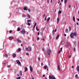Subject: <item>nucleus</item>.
I'll return each instance as SVG.
<instances>
[{"mask_svg":"<svg viewBox=\"0 0 79 79\" xmlns=\"http://www.w3.org/2000/svg\"><path fill=\"white\" fill-rule=\"evenodd\" d=\"M31 49H32V48L31 47H29L27 48H26V50L27 51H31Z\"/></svg>","mask_w":79,"mask_h":79,"instance_id":"4","label":"nucleus"},{"mask_svg":"<svg viewBox=\"0 0 79 79\" xmlns=\"http://www.w3.org/2000/svg\"><path fill=\"white\" fill-rule=\"evenodd\" d=\"M47 70L48 71V68H47Z\"/></svg>","mask_w":79,"mask_h":79,"instance_id":"59","label":"nucleus"},{"mask_svg":"<svg viewBox=\"0 0 79 79\" xmlns=\"http://www.w3.org/2000/svg\"><path fill=\"white\" fill-rule=\"evenodd\" d=\"M24 10H25L26 11H27L28 10V8H27V7L26 6H25L24 8H23Z\"/></svg>","mask_w":79,"mask_h":79,"instance_id":"6","label":"nucleus"},{"mask_svg":"<svg viewBox=\"0 0 79 79\" xmlns=\"http://www.w3.org/2000/svg\"><path fill=\"white\" fill-rule=\"evenodd\" d=\"M22 17H26V15H23Z\"/></svg>","mask_w":79,"mask_h":79,"instance_id":"42","label":"nucleus"},{"mask_svg":"<svg viewBox=\"0 0 79 79\" xmlns=\"http://www.w3.org/2000/svg\"><path fill=\"white\" fill-rule=\"evenodd\" d=\"M27 24L28 26H30V25H31V23H29V22H27Z\"/></svg>","mask_w":79,"mask_h":79,"instance_id":"36","label":"nucleus"},{"mask_svg":"<svg viewBox=\"0 0 79 79\" xmlns=\"http://www.w3.org/2000/svg\"><path fill=\"white\" fill-rule=\"evenodd\" d=\"M27 16H28V18H31V16L29 15H27Z\"/></svg>","mask_w":79,"mask_h":79,"instance_id":"31","label":"nucleus"},{"mask_svg":"<svg viewBox=\"0 0 79 79\" xmlns=\"http://www.w3.org/2000/svg\"><path fill=\"white\" fill-rule=\"evenodd\" d=\"M16 61L17 64H18L19 65H20V66H21V62L19 61L18 60H16Z\"/></svg>","mask_w":79,"mask_h":79,"instance_id":"5","label":"nucleus"},{"mask_svg":"<svg viewBox=\"0 0 79 79\" xmlns=\"http://www.w3.org/2000/svg\"><path fill=\"white\" fill-rule=\"evenodd\" d=\"M26 55H28V53H26Z\"/></svg>","mask_w":79,"mask_h":79,"instance_id":"58","label":"nucleus"},{"mask_svg":"<svg viewBox=\"0 0 79 79\" xmlns=\"http://www.w3.org/2000/svg\"><path fill=\"white\" fill-rule=\"evenodd\" d=\"M50 17H48L47 19V21H48H48H49V20H50Z\"/></svg>","mask_w":79,"mask_h":79,"instance_id":"24","label":"nucleus"},{"mask_svg":"<svg viewBox=\"0 0 79 79\" xmlns=\"http://www.w3.org/2000/svg\"><path fill=\"white\" fill-rule=\"evenodd\" d=\"M64 36L66 37V34H64Z\"/></svg>","mask_w":79,"mask_h":79,"instance_id":"61","label":"nucleus"},{"mask_svg":"<svg viewBox=\"0 0 79 79\" xmlns=\"http://www.w3.org/2000/svg\"><path fill=\"white\" fill-rule=\"evenodd\" d=\"M69 31H71V27L69 26Z\"/></svg>","mask_w":79,"mask_h":79,"instance_id":"38","label":"nucleus"},{"mask_svg":"<svg viewBox=\"0 0 79 79\" xmlns=\"http://www.w3.org/2000/svg\"><path fill=\"white\" fill-rule=\"evenodd\" d=\"M40 60V57H39L38 58V60Z\"/></svg>","mask_w":79,"mask_h":79,"instance_id":"55","label":"nucleus"},{"mask_svg":"<svg viewBox=\"0 0 79 79\" xmlns=\"http://www.w3.org/2000/svg\"><path fill=\"white\" fill-rule=\"evenodd\" d=\"M57 24H58V23H59V21H60V19L58 17L57 18Z\"/></svg>","mask_w":79,"mask_h":79,"instance_id":"10","label":"nucleus"},{"mask_svg":"<svg viewBox=\"0 0 79 79\" xmlns=\"http://www.w3.org/2000/svg\"><path fill=\"white\" fill-rule=\"evenodd\" d=\"M71 7V5H70L69 6V8H70Z\"/></svg>","mask_w":79,"mask_h":79,"instance_id":"50","label":"nucleus"},{"mask_svg":"<svg viewBox=\"0 0 79 79\" xmlns=\"http://www.w3.org/2000/svg\"><path fill=\"white\" fill-rule=\"evenodd\" d=\"M61 10L59 11L58 12V15L59 14H61Z\"/></svg>","mask_w":79,"mask_h":79,"instance_id":"26","label":"nucleus"},{"mask_svg":"<svg viewBox=\"0 0 79 79\" xmlns=\"http://www.w3.org/2000/svg\"><path fill=\"white\" fill-rule=\"evenodd\" d=\"M47 2L48 3H49V0H47Z\"/></svg>","mask_w":79,"mask_h":79,"instance_id":"62","label":"nucleus"},{"mask_svg":"<svg viewBox=\"0 0 79 79\" xmlns=\"http://www.w3.org/2000/svg\"><path fill=\"white\" fill-rule=\"evenodd\" d=\"M46 52L48 55H50L51 53V50L50 49H47L46 50Z\"/></svg>","mask_w":79,"mask_h":79,"instance_id":"3","label":"nucleus"},{"mask_svg":"<svg viewBox=\"0 0 79 79\" xmlns=\"http://www.w3.org/2000/svg\"><path fill=\"white\" fill-rule=\"evenodd\" d=\"M73 50L74 52H76V48H75V47L73 48Z\"/></svg>","mask_w":79,"mask_h":79,"instance_id":"30","label":"nucleus"},{"mask_svg":"<svg viewBox=\"0 0 79 79\" xmlns=\"http://www.w3.org/2000/svg\"><path fill=\"white\" fill-rule=\"evenodd\" d=\"M28 11L30 13L31 12V10H30V9H28Z\"/></svg>","mask_w":79,"mask_h":79,"instance_id":"46","label":"nucleus"},{"mask_svg":"<svg viewBox=\"0 0 79 79\" xmlns=\"http://www.w3.org/2000/svg\"><path fill=\"white\" fill-rule=\"evenodd\" d=\"M65 47V48H68V45H67V44H66Z\"/></svg>","mask_w":79,"mask_h":79,"instance_id":"32","label":"nucleus"},{"mask_svg":"<svg viewBox=\"0 0 79 79\" xmlns=\"http://www.w3.org/2000/svg\"><path fill=\"white\" fill-rule=\"evenodd\" d=\"M21 48H19V49H18L17 50V52H21Z\"/></svg>","mask_w":79,"mask_h":79,"instance_id":"12","label":"nucleus"},{"mask_svg":"<svg viewBox=\"0 0 79 79\" xmlns=\"http://www.w3.org/2000/svg\"><path fill=\"white\" fill-rule=\"evenodd\" d=\"M60 37V35H57V36L56 37V39H58V38Z\"/></svg>","mask_w":79,"mask_h":79,"instance_id":"25","label":"nucleus"},{"mask_svg":"<svg viewBox=\"0 0 79 79\" xmlns=\"http://www.w3.org/2000/svg\"><path fill=\"white\" fill-rule=\"evenodd\" d=\"M13 37H10L9 38V40H13Z\"/></svg>","mask_w":79,"mask_h":79,"instance_id":"14","label":"nucleus"},{"mask_svg":"<svg viewBox=\"0 0 79 79\" xmlns=\"http://www.w3.org/2000/svg\"><path fill=\"white\" fill-rule=\"evenodd\" d=\"M24 69H25L24 72H26L27 71V67H25Z\"/></svg>","mask_w":79,"mask_h":79,"instance_id":"8","label":"nucleus"},{"mask_svg":"<svg viewBox=\"0 0 79 79\" xmlns=\"http://www.w3.org/2000/svg\"><path fill=\"white\" fill-rule=\"evenodd\" d=\"M37 40H39V37H38L37 38Z\"/></svg>","mask_w":79,"mask_h":79,"instance_id":"45","label":"nucleus"},{"mask_svg":"<svg viewBox=\"0 0 79 79\" xmlns=\"http://www.w3.org/2000/svg\"><path fill=\"white\" fill-rule=\"evenodd\" d=\"M21 33L23 35H24L26 33V30L24 29V28H23L22 30L21 31Z\"/></svg>","mask_w":79,"mask_h":79,"instance_id":"2","label":"nucleus"},{"mask_svg":"<svg viewBox=\"0 0 79 79\" xmlns=\"http://www.w3.org/2000/svg\"><path fill=\"white\" fill-rule=\"evenodd\" d=\"M43 66V63H41V66Z\"/></svg>","mask_w":79,"mask_h":79,"instance_id":"57","label":"nucleus"},{"mask_svg":"<svg viewBox=\"0 0 79 79\" xmlns=\"http://www.w3.org/2000/svg\"><path fill=\"white\" fill-rule=\"evenodd\" d=\"M73 20L74 22H76V20H75V17L73 16Z\"/></svg>","mask_w":79,"mask_h":79,"instance_id":"18","label":"nucleus"},{"mask_svg":"<svg viewBox=\"0 0 79 79\" xmlns=\"http://www.w3.org/2000/svg\"><path fill=\"white\" fill-rule=\"evenodd\" d=\"M36 31H39V29H38V26H36Z\"/></svg>","mask_w":79,"mask_h":79,"instance_id":"20","label":"nucleus"},{"mask_svg":"<svg viewBox=\"0 0 79 79\" xmlns=\"http://www.w3.org/2000/svg\"><path fill=\"white\" fill-rule=\"evenodd\" d=\"M27 22H31V20H28L27 21Z\"/></svg>","mask_w":79,"mask_h":79,"instance_id":"35","label":"nucleus"},{"mask_svg":"<svg viewBox=\"0 0 79 79\" xmlns=\"http://www.w3.org/2000/svg\"><path fill=\"white\" fill-rule=\"evenodd\" d=\"M77 70L78 71H79V66H77Z\"/></svg>","mask_w":79,"mask_h":79,"instance_id":"23","label":"nucleus"},{"mask_svg":"<svg viewBox=\"0 0 79 79\" xmlns=\"http://www.w3.org/2000/svg\"><path fill=\"white\" fill-rule=\"evenodd\" d=\"M36 24H37V23H35L34 27H33V29H34V28H35V26H36Z\"/></svg>","mask_w":79,"mask_h":79,"instance_id":"19","label":"nucleus"},{"mask_svg":"<svg viewBox=\"0 0 79 79\" xmlns=\"http://www.w3.org/2000/svg\"><path fill=\"white\" fill-rule=\"evenodd\" d=\"M65 32L66 33H68V29H66L65 30Z\"/></svg>","mask_w":79,"mask_h":79,"instance_id":"27","label":"nucleus"},{"mask_svg":"<svg viewBox=\"0 0 79 79\" xmlns=\"http://www.w3.org/2000/svg\"><path fill=\"white\" fill-rule=\"evenodd\" d=\"M46 19H47V17H46L45 18V19H44V20L45 21H46Z\"/></svg>","mask_w":79,"mask_h":79,"instance_id":"44","label":"nucleus"},{"mask_svg":"<svg viewBox=\"0 0 79 79\" xmlns=\"http://www.w3.org/2000/svg\"><path fill=\"white\" fill-rule=\"evenodd\" d=\"M11 66H10V65H8V68H10V67Z\"/></svg>","mask_w":79,"mask_h":79,"instance_id":"51","label":"nucleus"},{"mask_svg":"<svg viewBox=\"0 0 79 79\" xmlns=\"http://www.w3.org/2000/svg\"><path fill=\"white\" fill-rule=\"evenodd\" d=\"M12 32V30H10L9 31V33H11Z\"/></svg>","mask_w":79,"mask_h":79,"instance_id":"41","label":"nucleus"},{"mask_svg":"<svg viewBox=\"0 0 79 79\" xmlns=\"http://www.w3.org/2000/svg\"><path fill=\"white\" fill-rule=\"evenodd\" d=\"M52 35H54V34H55V30H53L52 31Z\"/></svg>","mask_w":79,"mask_h":79,"instance_id":"21","label":"nucleus"},{"mask_svg":"<svg viewBox=\"0 0 79 79\" xmlns=\"http://www.w3.org/2000/svg\"><path fill=\"white\" fill-rule=\"evenodd\" d=\"M62 49H63V48H60V51H61V50H62Z\"/></svg>","mask_w":79,"mask_h":79,"instance_id":"47","label":"nucleus"},{"mask_svg":"<svg viewBox=\"0 0 79 79\" xmlns=\"http://www.w3.org/2000/svg\"><path fill=\"white\" fill-rule=\"evenodd\" d=\"M5 57H8V55H7V54H5Z\"/></svg>","mask_w":79,"mask_h":79,"instance_id":"40","label":"nucleus"},{"mask_svg":"<svg viewBox=\"0 0 79 79\" xmlns=\"http://www.w3.org/2000/svg\"><path fill=\"white\" fill-rule=\"evenodd\" d=\"M71 55H70V56H69V58H71Z\"/></svg>","mask_w":79,"mask_h":79,"instance_id":"56","label":"nucleus"},{"mask_svg":"<svg viewBox=\"0 0 79 79\" xmlns=\"http://www.w3.org/2000/svg\"><path fill=\"white\" fill-rule=\"evenodd\" d=\"M43 77H45V75H43Z\"/></svg>","mask_w":79,"mask_h":79,"instance_id":"64","label":"nucleus"},{"mask_svg":"<svg viewBox=\"0 0 79 79\" xmlns=\"http://www.w3.org/2000/svg\"><path fill=\"white\" fill-rule=\"evenodd\" d=\"M21 79L20 77H18L17 78V79Z\"/></svg>","mask_w":79,"mask_h":79,"instance_id":"39","label":"nucleus"},{"mask_svg":"<svg viewBox=\"0 0 79 79\" xmlns=\"http://www.w3.org/2000/svg\"><path fill=\"white\" fill-rule=\"evenodd\" d=\"M51 79H56V78L53 75H51Z\"/></svg>","mask_w":79,"mask_h":79,"instance_id":"7","label":"nucleus"},{"mask_svg":"<svg viewBox=\"0 0 79 79\" xmlns=\"http://www.w3.org/2000/svg\"><path fill=\"white\" fill-rule=\"evenodd\" d=\"M65 43V42L64 41H63L61 43V44L62 45H64Z\"/></svg>","mask_w":79,"mask_h":79,"instance_id":"17","label":"nucleus"},{"mask_svg":"<svg viewBox=\"0 0 79 79\" xmlns=\"http://www.w3.org/2000/svg\"><path fill=\"white\" fill-rule=\"evenodd\" d=\"M60 3V1H59L58 2V4H59V3Z\"/></svg>","mask_w":79,"mask_h":79,"instance_id":"53","label":"nucleus"},{"mask_svg":"<svg viewBox=\"0 0 79 79\" xmlns=\"http://www.w3.org/2000/svg\"><path fill=\"white\" fill-rule=\"evenodd\" d=\"M30 69L31 71V72H32L33 71L32 70V68L31 66H30Z\"/></svg>","mask_w":79,"mask_h":79,"instance_id":"9","label":"nucleus"},{"mask_svg":"<svg viewBox=\"0 0 79 79\" xmlns=\"http://www.w3.org/2000/svg\"><path fill=\"white\" fill-rule=\"evenodd\" d=\"M44 17H45V14H44L43 15Z\"/></svg>","mask_w":79,"mask_h":79,"instance_id":"60","label":"nucleus"},{"mask_svg":"<svg viewBox=\"0 0 79 79\" xmlns=\"http://www.w3.org/2000/svg\"><path fill=\"white\" fill-rule=\"evenodd\" d=\"M17 41H18V42H19V43H21V40H19V39H17Z\"/></svg>","mask_w":79,"mask_h":79,"instance_id":"13","label":"nucleus"},{"mask_svg":"<svg viewBox=\"0 0 79 79\" xmlns=\"http://www.w3.org/2000/svg\"><path fill=\"white\" fill-rule=\"evenodd\" d=\"M40 34V33H39V32H38L37 35H39Z\"/></svg>","mask_w":79,"mask_h":79,"instance_id":"48","label":"nucleus"},{"mask_svg":"<svg viewBox=\"0 0 79 79\" xmlns=\"http://www.w3.org/2000/svg\"><path fill=\"white\" fill-rule=\"evenodd\" d=\"M40 34H41V35H43V33H42V32H41L40 33Z\"/></svg>","mask_w":79,"mask_h":79,"instance_id":"49","label":"nucleus"},{"mask_svg":"<svg viewBox=\"0 0 79 79\" xmlns=\"http://www.w3.org/2000/svg\"><path fill=\"white\" fill-rule=\"evenodd\" d=\"M74 36H77V34L76 32H75L74 33L72 32L71 33L70 37L71 38H74Z\"/></svg>","mask_w":79,"mask_h":79,"instance_id":"1","label":"nucleus"},{"mask_svg":"<svg viewBox=\"0 0 79 79\" xmlns=\"http://www.w3.org/2000/svg\"><path fill=\"white\" fill-rule=\"evenodd\" d=\"M48 68V67H47V66H44V67L43 68L44 69H46Z\"/></svg>","mask_w":79,"mask_h":79,"instance_id":"16","label":"nucleus"},{"mask_svg":"<svg viewBox=\"0 0 79 79\" xmlns=\"http://www.w3.org/2000/svg\"><path fill=\"white\" fill-rule=\"evenodd\" d=\"M12 56H13V58H15V57L16 56V54L14 53L13 54Z\"/></svg>","mask_w":79,"mask_h":79,"instance_id":"11","label":"nucleus"},{"mask_svg":"<svg viewBox=\"0 0 79 79\" xmlns=\"http://www.w3.org/2000/svg\"><path fill=\"white\" fill-rule=\"evenodd\" d=\"M58 70H60V65H58Z\"/></svg>","mask_w":79,"mask_h":79,"instance_id":"28","label":"nucleus"},{"mask_svg":"<svg viewBox=\"0 0 79 79\" xmlns=\"http://www.w3.org/2000/svg\"><path fill=\"white\" fill-rule=\"evenodd\" d=\"M77 20L78 21H79V19H77Z\"/></svg>","mask_w":79,"mask_h":79,"instance_id":"63","label":"nucleus"},{"mask_svg":"<svg viewBox=\"0 0 79 79\" xmlns=\"http://www.w3.org/2000/svg\"><path fill=\"white\" fill-rule=\"evenodd\" d=\"M19 74L21 76H22L23 75V73H22V71H20Z\"/></svg>","mask_w":79,"mask_h":79,"instance_id":"15","label":"nucleus"},{"mask_svg":"<svg viewBox=\"0 0 79 79\" xmlns=\"http://www.w3.org/2000/svg\"><path fill=\"white\" fill-rule=\"evenodd\" d=\"M51 78H52V76L49 75V79H51Z\"/></svg>","mask_w":79,"mask_h":79,"instance_id":"37","label":"nucleus"},{"mask_svg":"<svg viewBox=\"0 0 79 79\" xmlns=\"http://www.w3.org/2000/svg\"><path fill=\"white\" fill-rule=\"evenodd\" d=\"M60 52H61L60 51V50H59L58 51V53H60Z\"/></svg>","mask_w":79,"mask_h":79,"instance_id":"52","label":"nucleus"},{"mask_svg":"<svg viewBox=\"0 0 79 79\" xmlns=\"http://www.w3.org/2000/svg\"><path fill=\"white\" fill-rule=\"evenodd\" d=\"M75 77L76 78H77L78 77V76L77 75V74H76L75 75Z\"/></svg>","mask_w":79,"mask_h":79,"instance_id":"34","label":"nucleus"},{"mask_svg":"<svg viewBox=\"0 0 79 79\" xmlns=\"http://www.w3.org/2000/svg\"><path fill=\"white\" fill-rule=\"evenodd\" d=\"M42 50H43V51H44V52L45 51V49H44V48H42Z\"/></svg>","mask_w":79,"mask_h":79,"instance_id":"43","label":"nucleus"},{"mask_svg":"<svg viewBox=\"0 0 79 79\" xmlns=\"http://www.w3.org/2000/svg\"><path fill=\"white\" fill-rule=\"evenodd\" d=\"M67 2V0H64V3L65 4Z\"/></svg>","mask_w":79,"mask_h":79,"instance_id":"33","label":"nucleus"},{"mask_svg":"<svg viewBox=\"0 0 79 79\" xmlns=\"http://www.w3.org/2000/svg\"><path fill=\"white\" fill-rule=\"evenodd\" d=\"M21 30V28H20V27H18L17 28V31H19Z\"/></svg>","mask_w":79,"mask_h":79,"instance_id":"22","label":"nucleus"},{"mask_svg":"<svg viewBox=\"0 0 79 79\" xmlns=\"http://www.w3.org/2000/svg\"><path fill=\"white\" fill-rule=\"evenodd\" d=\"M72 69L74 68V66H72Z\"/></svg>","mask_w":79,"mask_h":79,"instance_id":"54","label":"nucleus"},{"mask_svg":"<svg viewBox=\"0 0 79 79\" xmlns=\"http://www.w3.org/2000/svg\"><path fill=\"white\" fill-rule=\"evenodd\" d=\"M66 45H68V46H70V44H69V43H66Z\"/></svg>","mask_w":79,"mask_h":79,"instance_id":"29","label":"nucleus"}]
</instances>
